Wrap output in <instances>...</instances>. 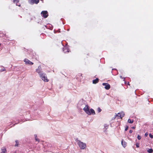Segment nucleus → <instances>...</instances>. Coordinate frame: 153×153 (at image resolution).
Returning a JSON list of instances; mask_svg holds the SVG:
<instances>
[{
    "instance_id": "f257e3e1",
    "label": "nucleus",
    "mask_w": 153,
    "mask_h": 153,
    "mask_svg": "<svg viewBox=\"0 0 153 153\" xmlns=\"http://www.w3.org/2000/svg\"><path fill=\"white\" fill-rule=\"evenodd\" d=\"M83 110L88 115H91V114L94 115L95 114L94 111L93 109H91L89 110V107L88 105H86L83 108Z\"/></svg>"
},
{
    "instance_id": "f03ea898",
    "label": "nucleus",
    "mask_w": 153,
    "mask_h": 153,
    "mask_svg": "<svg viewBox=\"0 0 153 153\" xmlns=\"http://www.w3.org/2000/svg\"><path fill=\"white\" fill-rule=\"evenodd\" d=\"M78 144L80 148L82 149H84L86 147V144L80 141H79Z\"/></svg>"
},
{
    "instance_id": "7ed1b4c3",
    "label": "nucleus",
    "mask_w": 153,
    "mask_h": 153,
    "mask_svg": "<svg viewBox=\"0 0 153 153\" xmlns=\"http://www.w3.org/2000/svg\"><path fill=\"white\" fill-rule=\"evenodd\" d=\"M40 76L41 77L42 80L47 82L48 81L45 74L42 73V74L40 75Z\"/></svg>"
},
{
    "instance_id": "20e7f679",
    "label": "nucleus",
    "mask_w": 153,
    "mask_h": 153,
    "mask_svg": "<svg viewBox=\"0 0 153 153\" xmlns=\"http://www.w3.org/2000/svg\"><path fill=\"white\" fill-rule=\"evenodd\" d=\"M41 14L42 16L45 18H47L48 16L47 11H43L41 12Z\"/></svg>"
},
{
    "instance_id": "39448f33",
    "label": "nucleus",
    "mask_w": 153,
    "mask_h": 153,
    "mask_svg": "<svg viewBox=\"0 0 153 153\" xmlns=\"http://www.w3.org/2000/svg\"><path fill=\"white\" fill-rule=\"evenodd\" d=\"M125 114L123 112L119 113L115 116L114 119H115L117 117H119L120 118H122L124 116Z\"/></svg>"
},
{
    "instance_id": "423d86ee",
    "label": "nucleus",
    "mask_w": 153,
    "mask_h": 153,
    "mask_svg": "<svg viewBox=\"0 0 153 153\" xmlns=\"http://www.w3.org/2000/svg\"><path fill=\"white\" fill-rule=\"evenodd\" d=\"M102 85L103 86H105V88L106 90H109L111 86L108 83H104L102 84Z\"/></svg>"
},
{
    "instance_id": "0eeeda50",
    "label": "nucleus",
    "mask_w": 153,
    "mask_h": 153,
    "mask_svg": "<svg viewBox=\"0 0 153 153\" xmlns=\"http://www.w3.org/2000/svg\"><path fill=\"white\" fill-rule=\"evenodd\" d=\"M36 71L39 74L40 76V75L42 74L43 73L42 71V69L40 66L38 67V68L36 69Z\"/></svg>"
},
{
    "instance_id": "6e6552de",
    "label": "nucleus",
    "mask_w": 153,
    "mask_h": 153,
    "mask_svg": "<svg viewBox=\"0 0 153 153\" xmlns=\"http://www.w3.org/2000/svg\"><path fill=\"white\" fill-rule=\"evenodd\" d=\"M24 61L26 63V64H27L30 65H33V62L26 58L25 59Z\"/></svg>"
},
{
    "instance_id": "1a4fd4ad",
    "label": "nucleus",
    "mask_w": 153,
    "mask_h": 153,
    "mask_svg": "<svg viewBox=\"0 0 153 153\" xmlns=\"http://www.w3.org/2000/svg\"><path fill=\"white\" fill-rule=\"evenodd\" d=\"M39 2V0H31L30 2V3L31 4H37Z\"/></svg>"
},
{
    "instance_id": "9d476101",
    "label": "nucleus",
    "mask_w": 153,
    "mask_h": 153,
    "mask_svg": "<svg viewBox=\"0 0 153 153\" xmlns=\"http://www.w3.org/2000/svg\"><path fill=\"white\" fill-rule=\"evenodd\" d=\"M13 1L14 3L16 4L17 6H18L19 7L20 6V4L19 3V0H13Z\"/></svg>"
},
{
    "instance_id": "9b49d317",
    "label": "nucleus",
    "mask_w": 153,
    "mask_h": 153,
    "mask_svg": "<svg viewBox=\"0 0 153 153\" xmlns=\"http://www.w3.org/2000/svg\"><path fill=\"white\" fill-rule=\"evenodd\" d=\"M63 51L64 53H66L69 52V49L66 47L63 48Z\"/></svg>"
},
{
    "instance_id": "f8f14e48",
    "label": "nucleus",
    "mask_w": 153,
    "mask_h": 153,
    "mask_svg": "<svg viewBox=\"0 0 153 153\" xmlns=\"http://www.w3.org/2000/svg\"><path fill=\"white\" fill-rule=\"evenodd\" d=\"M99 81V79L98 78H96L95 79L93 80V83L94 84H96Z\"/></svg>"
},
{
    "instance_id": "ddd939ff",
    "label": "nucleus",
    "mask_w": 153,
    "mask_h": 153,
    "mask_svg": "<svg viewBox=\"0 0 153 153\" xmlns=\"http://www.w3.org/2000/svg\"><path fill=\"white\" fill-rule=\"evenodd\" d=\"M121 143L124 147H125L126 146L127 143L124 141L123 140H122L121 141Z\"/></svg>"
},
{
    "instance_id": "4468645a",
    "label": "nucleus",
    "mask_w": 153,
    "mask_h": 153,
    "mask_svg": "<svg viewBox=\"0 0 153 153\" xmlns=\"http://www.w3.org/2000/svg\"><path fill=\"white\" fill-rule=\"evenodd\" d=\"M7 152L6 149L5 147H3L1 149V153H5Z\"/></svg>"
},
{
    "instance_id": "2eb2a0df",
    "label": "nucleus",
    "mask_w": 153,
    "mask_h": 153,
    "mask_svg": "<svg viewBox=\"0 0 153 153\" xmlns=\"http://www.w3.org/2000/svg\"><path fill=\"white\" fill-rule=\"evenodd\" d=\"M147 151L149 153H152L153 152V150L152 149H149Z\"/></svg>"
},
{
    "instance_id": "dca6fc26",
    "label": "nucleus",
    "mask_w": 153,
    "mask_h": 153,
    "mask_svg": "<svg viewBox=\"0 0 153 153\" xmlns=\"http://www.w3.org/2000/svg\"><path fill=\"white\" fill-rule=\"evenodd\" d=\"M16 144L15 145V146H18L19 145V142L18 140H16L15 141Z\"/></svg>"
},
{
    "instance_id": "f3484780",
    "label": "nucleus",
    "mask_w": 153,
    "mask_h": 153,
    "mask_svg": "<svg viewBox=\"0 0 153 153\" xmlns=\"http://www.w3.org/2000/svg\"><path fill=\"white\" fill-rule=\"evenodd\" d=\"M128 121L129 123H132L133 122L134 120H131L129 119L128 120Z\"/></svg>"
},
{
    "instance_id": "a211bd4d",
    "label": "nucleus",
    "mask_w": 153,
    "mask_h": 153,
    "mask_svg": "<svg viewBox=\"0 0 153 153\" xmlns=\"http://www.w3.org/2000/svg\"><path fill=\"white\" fill-rule=\"evenodd\" d=\"M35 139L36 140V141H38V142H39V140L37 138V136L36 135H35Z\"/></svg>"
},
{
    "instance_id": "6ab92c4d",
    "label": "nucleus",
    "mask_w": 153,
    "mask_h": 153,
    "mask_svg": "<svg viewBox=\"0 0 153 153\" xmlns=\"http://www.w3.org/2000/svg\"><path fill=\"white\" fill-rule=\"evenodd\" d=\"M101 110H101V109L99 107L98 108L97 111L98 112H100L101 111Z\"/></svg>"
},
{
    "instance_id": "aec40b11",
    "label": "nucleus",
    "mask_w": 153,
    "mask_h": 153,
    "mask_svg": "<svg viewBox=\"0 0 153 153\" xmlns=\"http://www.w3.org/2000/svg\"><path fill=\"white\" fill-rule=\"evenodd\" d=\"M149 137L151 138H153V135H152L151 134H149Z\"/></svg>"
},
{
    "instance_id": "412c9836",
    "label": "nucleus",
    "mask_w": 153,
    "mask_h": 153,
    "mask_svg": "<svg viewBox=\"0 0 153 153\" xmlns=\"http://www.w3.org/2000/svg\"><path fill=\"white\" fill-rule=\"evenodd\" d=\"M136 145L137 147L138 148L139 147V143H136Z\"/></svg>"
},
{
    "instance_id": "4be33fe9",
    "label": "nucleus",
    "mask_w": 153,
    "mask_h": 153,
    "mask_svg": "<svg viewBox=\"0 0 153 153\" xmlns=\"http://www.w3.org/2000/svg\"><path fill=\"white\" fill-rule=\"evenodd\" d=\"M137 139L139 140H140L141 139V137L140 136V135H138L137 136Z\"/></svg>"
},
{
    "instance_id": "5701e85b",
    "label": "nucleus",
    "mask_w": 153,
    "mask_h": 153,
    "mask_svg": "<svg viewBox=\"0 0 153 153\" xmlns=\"http://www.w3.org/2000/svg\"><path fill=\"white\" fill-rule=\"evenodd\" d=\"M128 126H126L125 129V131H126L127 130H128Z\"/></svg>"
},
{
    "instance_id": "b1692460",
    "label": "nucleus",
    "mask_w": 153,
    "mask_h": 153,
    "mask_svg": "<svg viewBox=\"0 0 153 153\" xmlns=\"http://www.w3.org/2000/svg\"><path fill=\"white\" fill-rule=\"evenodd\" d=\"M5 71V68H4L3 69H1V70H0V71L1 72H2V71Z\"/></svg>"
},
{
    "instance_id": "393cba45",
    "label": "nucleus",
    "mask_w": 153,
    "mask_h": 153,
    "mask_svg": "<svg viewBox=\"0 0 153 153\" xmlns=\"http://www.w3.org/2000/svg\"><path fill=\"white\" fill-rule=\"evenodd\" d=\"M148 135V133H146L145 134V136H146V137H147V136Z\"/></svg>"
},
{
    "instance_id": "a878e982",
    "label": "nucleus",
    "mask_w": 153,
    "mask_h": 153,
    "mask_svg": "<svg viewBox=\"0 0 153 153\" xmlns=\"http://www.w3.org/2000/svg\"><path fill=\"white\" fill-rule=\"evenodd\" d=\"M132 132V130H130L129 131V133H131Z\"/></svg>"
},
{
    "instance_id": "bb28decb",
    "label": "nucleus",
    "mask_w": 153,
    "mask_h": 153,
    "mask_svg": "<svg viewBox=\"0 0 153 153\" xmlns=\"http://www.w3.org/2000/svg\"><path fill=\"white\" fill-rule=\"evenodd\" d=\"M132 128L133 129H135V126H133L132 127Z\"/></svg>"
},
{
    "instance_id": "cd10ccee",
    "label": "nucleus",
    "mask_w": 153,
    "mask_h": 153,
    "mask_svg": "<svg viewBox=\"0 0 153 153\" xmlns=\"http://www.w3.org/2000/svg\"><path fill=\"white\" fill-rule=\"evenodd\" d=\"M41 1H43V0H41Z\"/></svg>"
}]
</instances>
